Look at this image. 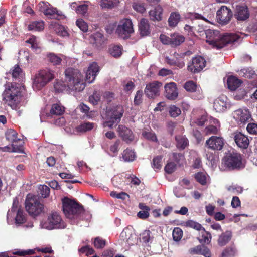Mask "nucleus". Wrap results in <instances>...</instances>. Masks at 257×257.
<instances>
[{
  "label": "nucleus",
  "instance_id": "obj_1",
  "mask_svg": "<svg viewBox=\"0 0 257 257\" xmlns=\"http://www.w3.org/2000/svg\"><path fill=\"white\" fill-rule=\"evenodd\" d=\"M205 35L206 42L217 49H221L228 44H233L241 38L237 33H226L220 36L218 31L211 29L206 30Z\"/></svg>",
  "mask_w": 257,
  "mask_h": 257
},
{
  "label": "nucleus",
  "instance_id": "obj_2",
  "mask_svg": "<svg viewBox=\"0 0 257 257\" xmlns=\"http://www.w3.org/2000/svg\"><path fill=\"white\" fill-rule=\"evenodd\" d=\"M63 211L65 216L73 221L74 223L78 222L81 214L84 212L82 205L75 200L65 197L62 200Z\"/></svg>",
  "mask_w": 257,
  "mask_h": 257
},
{
  "label": "nucleus",
  "instance_id": "obj_3",
  "mask_svg": "<svg viewBox=\"0 0 257 257\" xmlns=\"http://www.w3.org/2000/svg\"><path fill=\"white\" fill-rule=\"evenodd\" d=\"M65 76L69 90L79 92L85 88L83 75L78 70L68 68L65 71Z\"/></svg>",
  "mask_w": 257,
  "mask_h": 257
},
{
  "label": "nucleus",
  "instance_id": "obj_4",
  "mask_svg": "<svg viewBox=\"0 0 257 257\" xmlns=\"http://www.w3.org/2000/svg\"><path fill=\"white\" fill-rule=\"evenodd\" d=\"M3 99L10 105H17L22 97L21 88L16 83H9L2 94Z\"/></svg>",
  "mask_w": 257,
  "mask_h": 257
},
{
  "label": "nucleus",
  "instance_id": "obj_5",
  "mask_svg": "<svg viewBox=\"0 0 257 257\" xmlns=\"http://www.w3.org/2000/svg\"><path fill=\"white\" fill-rule=\"evenodd\" d=\"M55 77V72L50 69H42L36 74L33 87L38 90H41Z\"/></svg>",
  "mask_w": 257,
  "mask_h": 257
},
{
  "label": "nucleus",
  "instance_id": "obj_6",
  "mask_svg": "<svg viewBox=\"0 0 257 257\" xmlns=\"http://www.w3.org/2000/svg\"><path fill=\"white\" fill-rule=\"evenodd\" d=\"M25 208L29 214L33 217L40 215L44 210V205L35 196L27 197L25 201Z\"/></svg>",
  "mask_w": 257,
  "mask_h": 257
},
{
  "label": "nucleus",
  "instance_id": "obj_7",
  "mask_svg": "<svg viewBox=\"0 0 257 257\" xmlns=\"http://www.w3.org/2000/svg\"><path fill=\"white\" fill-rule=\"evenodd\" d=\"M222 164L230 170L240 168L242 164V157L239 153L232 151L225 154L222 159Z\"/></svg>",
  "mask_w": 257,
  "mask_h": 257
},
{
  "label": "nucleus",
  "instance_id": "obj_8",
  "mask_svg": "<svg viewBox=\"0 0 257 257\" xmlns=\"http://www.w3.org/2000/svg\"><path fill=\"white\" fill-rule=\"evenodd\" d=\"M124 111L122 107L117 106L108 112L107 119L103 123L104 127L112 128L114 124H117L120 121Z\"/></svg>",
  "mask_w": 257,
  "mask_h": 257
},
{
  "label": "nucleus",
  "instance_id": "obj_9",
  "mask_svg": "<svg viewBox=\"0 0 257 257\" xmlns=\"http://www.w3.org/2000/svg\"><path fill=\"white\" fill-rule=\"evenodd\" d=\"M44 225L48 229H62L65 228L66 226L61 216L57 212L51 213L44 223Z\"/></svg>",
  "mask_w": 257,
  "mask_h": 257
},
{
  "label": "nucleus",
  "instance_id": "obj_10",
  "mask_svg": "<svg viewBox=\"0 0 257 257\" xmlns=\"http://www.w3.org/2000/svg\"><path fill=\"white\" fill-rule=\"evenodd\" d=\"M233 12L226 6H222L216 12V20L221 25L228 24L233 17Z\"/></svg>",
  "mask_w": 257,
  "mask_h": 257
},
{
  "label": "nucleus",
  "instance_id": "obj_11",
  "mask_svg": "<svg viewBox=\"0 0 257 257\" xmlns=\"http://www.w3.org/2000/svg\"><path fill=\"white\" fill-rule=\"evenodd\" d=\"M133 32L132 22L131 20L128 19L121 21L116 30V33L118 36L124 39L128 38L131 34Z\"/></svg>",
  "mask_w": 257,
  "mask_h": 257
},
{
  "label": "nucleus",
  "instance_id": "obj_12",
  "mask_svg": "<svg viewBox=\"0 0 257 257\" xmlns=\"http://www.w3.org/2000/svg\"><path fill=\"white\" fill-rule=\"evenodd\" d=\"M233 15L237 21L244 22L249 18L250 13L247 5L243 3L239 4L235 6Z\"/></svg>",
  "mask_w": 257,
  "mask_h": 257
},
{
  "label": "nucleus",
  "instance_id": "obj_13",
  "mask_svg": "<svg viewBox=\"0 0 257 257\" xmlns=\"http://www.w3.org/2000/svg\"><path fill=\"white\" fill-rule=\"evenodd\" d=\"M206 61L201 56H197L192 58L189 63L187 68L188 71L193 73L200 72L206 66Z\"/></svg>",
  "mask_w": 257,
  "mask_h": 257
},
{
  "label": "nucleus",
  "instance_id": "obj_14",
  "mask_svg": "<svg viewBox=\"0 0 257 257\" xmlns=\"http://www.w3.org/2000/svg\"><path fill=\"white\" fill-rule=\"evenodd\" d=\"M164 96L166 99L171 101L176 100L179 92L177 84L175 82L166 83L164 86Z\"/></svg>",
  "mask_w": 257,
  "mask_h": 257
},
{
  "label": "nucleus",
  "instance_id": "obj_15",
  "mask_svg": "<svg viewBox=\"0 0 257 257\" xmlns=\"http://www.w3.org/2000/svg\"><path fill=\"white\" fill-rule=\"evenodd\" d=\"M205 144L210 149L220 151L224 145V140L222 137L212 136L206 141Z\"/></svg>",
  "mask_w": 257,
  "mask_h": 257
},
{
  "label": "nucleus",
  "instance_id": "obj_16",
  "mask_svg": "<svg viewBox=\"0 0 257 257\" xmlns=\"http://www.w3.org/2000/svg\"><path fill=\"white\" fill-rule=\"evenodd\" d=\"M6 139L12 143L13 147V151H20L22 149V145H17L16 143L18 141H21L20 139L18 138V133L13 129H8L5 133Z\"/></svg>",
  "mask_w": 257,
  "mask_h": 257
},
{
  "label": "nucleus",
  "instance_id": "obj_17",
  "mask_svg": "<svg viewBox=\"0 0 257 257\" xmlns=\"http://www.w3.org/2000/svg\"><path fill=\"white\" fill-rule=\"evenodd\" d=\"M162 83L158 81H154L147 84L145 89V93L149 98H154L159 95V89Z\"/></svg>",
  "mask_w": 257,
  "mask_h": 257
},
{
  "label": "nucleus",
  "instance_id": "obj_18",
  "mask_svg": "<svg viewBox=\"0 0 257 257\" xmlns=\"http://www.w3.org/2000/svg\"><path fill=\"white\" fill-rule=\"evenodd\" d=\"M251 115L248 109H239L234 111L233 117L240 124H245L251 119Z\"/></svg>",
  "mask_w": 257,
  "mask_h": 257
},
{
  "label": "nucleus",
  "instance_id": "obj_19",
  "mask_svg": "<svg viewBox=\"0 0 257 257\" xmlns=\"http://www.w3.org/2000/svg\"><path fill=\"white\" fill-rule=\"evenodd\" d=\"M119 136L126 143H130L134 140V135L132 131L123 125H119L117 128Z\"/></svg>",
  "mask_w": 257,
  "mask_h": 257
},
{
  "label": "nucleus",
  "instance_id": "obj_20",
  "mask_svg": "<svg viewBox=\"0 0 257 257\" xmlns=\"http://www.w3.org/2000/svg\"><path fill=\"white\" fill-rule=\"evenodd\" d=\"M99 70V67L96 62H94L90 64L86 73V80L89 83L93 82Z\"/></svg>",
  "mask_w": 257,
  "mask_h": 257
},
{
  "label": "nucleus",
  "instance_id": "obj_21",
  "mask_svg": "<svg viewBox=\"0 0 257 257\" xmlns=\"http://www.w3.org/2000/svg\"><path fill=\"white\" fill-rule=\"evenodd\" d=\"M234 139L239 148L243 149H246L248 148L249 144V140L248 137L243 134L241 132L236 133Z\"/></svg>",
  "mask_w": 257,
  "mask_h": 257
},
{
  "label": "nucleus",
  "instance_id": "obj_22",
  "mask_svg": "<svg viewBox=\"0 0 257 257\" xmlns=\"http://www.w3.org/2000/svg\"><path fill=\"white\" fill-rule=\"evenodd\" d=\"M163 9L158 5L149 12V16L151 21L153 22H159L163 19Z\"/></svg>",
  "mask_w": 257,
  "mask_h": 257
},
{
  "label": "nucleus",
  "instance_id": "obj_23",
  "mask_svg": "<svg viewBox=\"0 0 257 257\" xmlns=\"http://www.w3.org/2000/svg\"><path fill=\"white\" fill-rule=\"evenodd\" d=\"M226 99L225 96H221L214 100L213 107L217 112H223L226 109Z\"/></svg>",
  "mask_w": 257,
  "mask_h": 257
},
{
  "label": "nucleus",
  "instance_id": "obj_24",
  "mask_svg": "<svg viewBox=\"0 0 257 257\" xmlns=\"http://www.w3.org/2000/svg\"><path fill=\"white\" fill-rule=\"evenodd\" d=\"M138 26L140 34L141 36H147L150 34V24L147 19H141Z\"/></svg>",
  "mask_w": 257,
  "mask_h": 257
},
{
  "label": "nucleus",
  "instance_id": "obj_25",
  "mask_svg": "<svg viewBox=\"0 0 257 257\" xmlns=\"http://www.w3.org/2000/svg\"><path fill=\"white\" fill-rule=\"evenodd\" d=\"M232 237V233L231 231L227 230L222 232L218 237L217 240L218 244L220 246L226 245L231 239Z\"/></svg>",
  "mask_w": 257,
  "mask_h": 257
},
{
  "label": "nucleus",
  "instance_id": "obj_26",
  "mask_svg": "<svg viewBox=\"0 0 257 257\" xmlns=\"http://www.w3.org/2000/svg\"><path fill=\"white\" fill-rule=\"evenodd\" d=\"M61 56H62L61 54L57 55L54 53H49L46 55V59L53 66H60L62 61Z\"/></svg>",
  "mask_w": 257,
  "mask_h": 257
},
{
  "label": "nucleus",
  "instance_id": "obj_27",
  "mask_svg": "<svg viewBox=\"0 0 257 257\" xmlns=\"http://www.w3.org/2000/svg\"><path fill=\"white\" fill-rule=\"evenodd\" d=\"M176 147L179 150H184L189 145L188 139L185 135H178L175 136Z\"/></svg>",
  "mask_w": 257,
  "mask_h": 257
},
{
  "label": "nucleus",
  "instance_id": "obj_28",
  "mask_svg": "<svg viewBox=\"0 0 257 257\" xmlns=\"http://www.w3.org/2000/svg\"><path fill=\"white\" fill-rule=\"evenodd\" d=\"M242 81L235 76H230L228 78L227 84L228 88L231 91H234L241 84Z\"/></svg>",
  "mask_w": 257,
  "mask_h": 257
},
{
  "label": "nucleus",
  "instance_id": "obj_29",
  "mask_svg": "<svg viewBox=\"0 0 257 257\" xmlns=\"http://www.w3.org/2000/svg\"><path fill=\"white\" fill-rule=\"evenodd\" d=\"M94 125L95 124L92 122H84L76 127V131L78 133H84L92 130Z\"/></svg>",
  "mask_w": 257,
  "mask_h": 257
},
{
  "label": "nucleus",
  "instance_id": "obj_30",
  "mask_svg": "<svg viewBox=\"0 0 257 257\" xmlns=\"http://www.w3.org/2000/svg\"><path fill=\"white\" fill-rule=\"evenodd\" d=\"M171 43L170 46L172 47H175L180 45L185 41V37L178 34H173L170 36Z\"/></svg>",
  "mask_w": 257,
  "mask_h": 257
},
{
  "label": "nucleus",
  "instance_id": "obj_31",
  "mask_svg": "<svg viewBox=\"0 0 257 257\" xmlns=\"http://www.w3.org/2000/svg\"><path fill=\"white\" fill-rule=\"evenodd\" d=\"M181 19L180 15L177 12H172L168 19V24L171 27H175L178 24Z\"/></svg>",
  "mask_w": 257,
  "mask_h": 257
},
{
  "label": "nucleus",
  "instance_id": "obj_32",
  "mask_svg": "<svg viewBox=\"0 0 257 257\" xmlns=\"http://www.w3.org/2000/svg\"><path fill=\"white\" fill-rule=\"evenodd\" d=\"M122 157L125 162H132L135 159L136 155L134 150L127 148L122 153Z\"/></svg>",
  "mask_w": 257,
  "mask_h": 257
},
{
  "label": "nucleus",
  "instance_id": "obj_33",
  "mask_svg": "<svg viewBox=\"0 0 257 257\" xmlns=\"http://www.w3.org/2000/svg\"><path fill=\"white\" fill-rule=\"evenodd\" d=\"M122 47L121 45H112L109 48V52L111 56L118 58L122 55Z\"/></svg>",
  "mask_w": 257,
  "mask_h": 257
},
{
  "label": "nucleus",
  "instance_id": "obj_34",
  "mask_svg": "<svg viewBox=\"0 0 257 257\" xmlns=\"http://www.w3.org/2000/svg\"><path fill=\"white\" fill-rule=\"evenodd\" d=\"M28 30L30 31H40L44 28V23L43 21H33L29 24Z\"/></svg>",
  "mask_w": 257,
  "mask_h": 257
},
{
  "label": "nucleus",
  "instance_id": "obj_35",
  "mask_svg": "<svg viewBox=\"0 0 257 257\" xmlns=\"http://www.w3.org/2000/svg\"><path fill=\"white\" fill-rule=\"evenodd\" d=\"M238 74L246 78H251L255 75V71L251 67L244 68L238 71Z\"/></svg>",
  "mask_w": 257,
  "mask_h": 257
},
{
  "label": "nucleus",
  "instance_id": "obj_36",
  "mask_svg": "<svg viewBox=\"0 0 257 257\" xmlns=\"http://www.w3.org/2000/svg\"><path fill=\"white\" fill-rule=\"evenodd\" d=\"M65 111V108L58 104H53L50 110V113L52 115H61Z\"/></svg>",
  "mask_w": 257,
  "mask_h": 257
},
{
  "label": "nucleus",
  "instance_id": "obj_37",
  "mask_svg": "<svg viewBox=\"0 0 257 257\" xmlns=\"http://www.w3.org/2000/svg\"><path fill=\"white\" fill-rule=\"evenodd\" d=\"M141 236L142 241L145 243H151L154 239L152 233L149 230H144L141 234Z\"/></svg>",
  "mask_w": 257,
  "mask_h": 257
},
{
  "label": "nucleus",
  "instance_id": "obj_38",
  "mask_svg": "<svg viewBox=\"0 0 257 257\" xmlns=\"http://www.w3.org/2000/svg\"><path fill=\"white\" fill-rule=\"evenodd\" d=\"M119 3V0H101L100 5L103 8L110 9L116 6Z\"/></svg>",
  "mask_w": 257,
  "mask_h": 257
},
{
  "label": "nucleus",
  "instance_id": "obj_39",
  "mask_svg": "<svg viewBox=\"0 0 257 257\" xmlns=\"http://www.w3.org/2000/svg\"><path fill=\"white\" fill-rule=\"evenodd\" d=\"M12 75L15 80L23 77V74L22 70L19 65L16 64L15 65L12 70Z\"/></svg>",
  "mask_w": 257,
  "mask_h": 257
},
{
  "label": "nucleus",
  "instance_id": "obj_40",
  "mask_svg": "<svg viewBox=\"0 0 257 257\" xmlns=\"http://www.w3.org/2000/svg\"><path fill=\"white\" fill-rule=\"evenodd\" d=\"M54 87L55 91L58 93L62 92L65 90H68L69 88L66 84L61 81H57L54 85Z\"/></svg>",
  "mask_w": 257,
  "mask_h": 257
},
{
  "label": "nucleus",
  "instance_id": "obj_41",
  "mask_svg": "<svg viewBox=\"0 0 257 257\" xmlns=\"http://www.w3.org/2000/svg\"><path fill=\"white\" fill-rule=\"evenodd\" d=\"M26 42L31 44V48L34 51H37L40 48L37 38L34 36H32Z\"/></svg>",
  "mask_w": 257,
  "mask_h": 257
},
{
  "label": "nucleus",
  "instance_id": "obj_42",
  "mask_svg": "<svg viewBox=\"0 0 257 257\" xmlns=\"http://www.w3.org/2000/svg\"><path fill=\"white\" fill-rule=\"evenodd\" d=\"M44 14L51 19H57L58 17L56 8H47L44 11Z\"/></svg>",
  "mask_w": 257,
  "mask_h": 257
},
{
  "label": "nucleus",
  "instance_id": "obj_43",
  "mask_svg": "<svg viewBox=\"0 0 257 257\" xmlns=\"http://www.w3.org/2000/svg\"><path fill=\"white\" fill-rule=\"evenodd\" d=\"M39 194L41 197L45 198L49 196L50 189L45 185H41L39 187Z\"/></svg>",
  "mask_w": 257,
  "mask_h": 257
},
{
  "label": "nucleus",
  "instance_id": "obj_44",
  "mask_svg": "<svg viewBox=\"0 0 257 257\" xmlns=\"http://www.w3.org/2000/svg\"><path fill=\"white\" fill-rule=\"evenodd\" d=\"M184 89L189 92H194L197 91V84L193 81H188L184 85Z\"/></svg>",
  "mask_w": 257,
  "mask_h": 257
},
{
  "label": "nucleus",
  "instance_id": "obj_45",
  "mask_svg": "<svg viewBox=\"0 0 257 257\" xmlns=\"http://www.w3.org/2000/svg\"><path fill=\"white\" fill-rule=\"evenodd\" d=\"M194 178L196 181L202 185H205L207 183L206 176L202 172H199L196 173L194 175Z\"/></svg>",
  "mask_w": 257,
  "mask_h": 257
},
{
  "label": "nucleus",
  "instance_id": "obj_46",
  "mask_svg": "<svg viewBox=\"0 0 257 257\" xmlns=\"http://www.w3.org/2000/svg\"><path fill=\"white\" fill-rule=\"evenodd\" d=\"M162 155H158L155 157L152 161V167L154 169L160 170L162 167Z\"/></svg>",
  "mask_w": 257,
  "mask_h": 257
},
{
  "label": "nucleus",
  "instance_id": "obj_47",
  "mask_svg": "<svg viewBox=\"0 0 257 257\" xmlns=\"http://www.w3.org/2000/svg\"><path fill=\"white\" fill-rule=\"evenodd\" d=\"M236 250L234 247L230 246L226 247L222 253L221 257H234Z\"/></svg>",
  "mask_w": 257,
  "mask_h": 257
},
{
  "label": "nucleus",
  "instance_id": "obj_48",
  "mask_svg": "<svg viewBox=\"0 0 257 257\" xmlns=\"http://www.w3.org/2000/svg\"><path fill=\"white\" fill-rule=\"evenodd\" d=\"M92 38L94 40V42L97 45H101L104 42V35L100 32H97L91 36Z\"/></svg>",
  "mask_w": 257,
  "mask_h": 257
},
{
  "label": "nucleus",
  "instance_id": "obj_49",
  "mask_svg": "<svg viewBox=\"0 0 257 257\" xmlns=\"http://www.w3.org/2000/svg\"><path fill=\"white\" fill-rule=\"evenodd\" d=\"M133 9L137 12L143 13L146 11L145 4L140 2H134L132 5Z\"/></svg>",
  "mask_w": 257,
  "mask_h": 257
},
{
  "label": "nucleus",
  "instance_id": "obj_50",
  "mask_svg": "<svg viewBox=\"0 0 257 257\" xmlns=\"http://www.w3.org/2000/svg\"><path fill=\"white\" fill-rule=\"evenodd\" d=\"M15 220L16 223L18 224L24 223L26 221V217L24 214L23 211L20 208H19L17 210Z\"/></svg>",
  "mask_w": 257,
  "mask_h": 257
},
{
  "label": "nucleus",
  "instance_id": "obj_51",
  "mask_svg": "<svg viewBox=\"0 0 257 257\" xmlns=\"http://www.w3.org/2000/svg\"><path fill=\"white\" fill-rule=\"evenodd\" d=\"M204 234L201 236V238L199 239V241L202 244H209L211 242V235L209 232H207L205 228H203Z\"/></svg>",
  "mask_w": 257,
  "mask_h": 257
},
{
  "label": "nucleus",
  "instance_id": "obj_52",
  "mask_svg": "<svg viewBox=\"0 0 257 257\" xmlns=\"http://www.w3.org/2000/svg\"><path fill=\"white\" fill-rule=\"evenodd\" d=\"M172 158L173 160L179 165L183 164L185 161V157L184 154L180 153H173Z\"/></svg>",
  "mask_w": 257,
  "mask_h": 257
},
{
  "label": "nucleus",
  "instance_id": "obj_53",
  "mask_svg": "<svg viewBox=\"0 0 257 257\" xmlns=\"http://www.w3.org/2000/svg\"><path fill=\"white\" fill-rule=\"evenodd\" d=\"M185 223H186V226L187 227H189L192 228H193L196 230H198V231H200L201 230H203V228H204L202 227V226L201 225V224H200V223H199L197 222H195L193 220H188L187 221H186L185 222Z\"/></svg>",
  "mask_w": 257,
  "mask_h": 257
},
{
  "label": "nucleus",
  "instance_id": "obj_54",
  "mask_svg": "<svg viewBox=\"0 0 257 257\" xmlns=\"http://www.w3.org/2000/svg\"><path fill=\"white\" fill-rule=\"evenodd\" d=\"M183 235V231L179 227H175L173 231L172 236L173 240L179 241L181 240Z\"/></svg>",
  "mask_w": 257,
  "mask_h": 257
},
{
  "label": "nucleus",
  "instance_id": "obj_55",
  "mask_svg": "<svg viewBox=\"0 0 257 257\" xmlns=\"http://www.w3.org/2000/svg\"><path fill=\"white\" fill-rule=\"evenodd\" d=\"M181 109L176 105H171L169 109V113L172 117H176L181 114Z\"/></svg>",
  "mask_w": 257,
  "mask_h": 257
},
{
  "label": "nucleus",
  "instance_id": "obj_56",
  "mask_svg": "<svg viewBox=\"0 0 257 257\" xmlns=\"http://www.w3.org/2000/svg\"><path fill=\"white\" fill-rule=\"evenodd\" d=\"M106 240L103 239L102 238L97 237L94 239V246L97 249L102 248L106 245Z\"/></svg>",
  "mask_w": 257,
  "mask_h": 257
},
{
  "label": "nucleus",
  "instance_id": "obj_57",
  "mask_svg": "<svg viewBox=\"0 0 257 257\" xmlns=\"http://www.w3.org/2000/svg\"><path fill=\"white\" fill-rule=\"evenodd\" d=\"M100 100V95L97 91L94 92L93 94L89 97V101L93 105H96Z\"/></svg>",
  "mask_w": 257,
  "mask_h": 257
},
{
  "label": "nucleus",
  "instance_id": "obj_58",
  "mask_svg": "<svg viewBox=\"0 0 257 257\" xmlns=\"http://www.w3.org/2000/svg\"><path fill=\"white\" fill-rule=\"evenodd\" d=\"M176 168V164L173 162H170L165 166L164 170L167 174H171L175 171Z\"/></svg>",
  "mask_w": 257,
  "mask_h": 257
},
{
  "label": "nucleus",
  "instance_id": "obj_59",
  "mask_svg": "<svg viewBox=\"0 0 257 257\" xmlns=\"http://www.w3.org/2000/svg\"><path fill=\"white\" fill-rule=\"evenodd\" d=\"M110 195L113 198L120 199L123 200H125L126 197H129V195L126 193L123 192L117 193L116 191H112L110 192Z\"/></svg>",
  "mask_w": 257,
  "mask_h": 257
},
{
  "label": "nucleus",
  "instance_id": "obj_60",
  "mask_svg": "<svg viewBox=\"0 0 257 257\" xmlns=\"http://www.w3.org/2000/svg\"><path fill=\"white\" fill-rule=\"evenodd\" d=\"M204 132L206 135H210L211 134H217L218 130L216 126L210 125L205 128Z\"/></svg>",
  "mask_w": 257,
  "mask_h": 257
},
{
  "label": "nucleus",
  "instance_id": "obj_61",
  "mask_svg": "<svg viewBox=\"0 0 257 257\" xmlns=\"http://www.w3.org/2000/svg\"><path fill=\"white\" fill-rule=\"evenodd\" d=\"M76 25L84 32L88 31L87 24L82 19H78L76 22Z\"/></svg>",
  "mask_w": 257,
  "mask_h": 257
},
{
  "label": "nucleus",
  "instance_id": "obj_62",
  "mask_svg": "<svg viewBox=\"0 0 257 257\" xmlns=\"http://www.w3.org/2000/svg\"><path fill=\"white\" fill-rule=\"evenodd\" d=\"M143 136L146 139L153 142H157V138L156 134L152 132L145 131L142 134Z\"/></svg>",
  "mask_w": 257,
  "mask_h": 257
},
{
  "label": "nucleus",
  "instance_id": "obj_63",
  "mask_svg": "<svg viewBox=\"0 0 257 257\" xmlns=\"http://www.w3.org/2000/svg\"><path fill=\"white\" fill-rule=\"evenodd\" d=\"M143 95L142 90H138L135 95L134 103L135 105L138 106L142 102V96Z\"/></svg>",
  "mask_w": 257,
  "mask_h": 257
},
{
  "label": "nucleus",
  "instance_id": "obj_64",
  "mask_svg": "<svg viewBox=\"0 0 257 257\" xmlns=\"http://www.w3.org/2000/svg\"><path fill=\"white\" fill-rule=\"evenodd\" d=\"M246 130L250 134L257 135V123H248L247 126Z\"/></svg>",
  "mask_w": 257,
  "mask_h": 257
}]
</instances>
